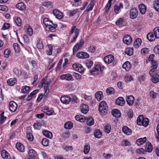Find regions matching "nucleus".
<instances>
[{
	"label": "nucleus",
	"mask_w": 159,
	"mask_h": 159,
	"mask_svg": "<svg viewBox=\"0 0 159 159\" xmlns=\"http://www.w3.org/2000/svg\"><path fill=\"white\" fill-rule=\"evenodd\" d=\"M138 15V11L137 8H134L130 9L129 11L130 17L131 19L136 18Z\"/></svg>",
	"instance_id": "obj_4"
},
{
	"label": "nucleus",
	"mask_w": 159,
	"mask_h": 159,
	"mask_svg": "<svg viewBox=\"0 0 159 159\" xmlns=\"http://www.w3.org/2000/svg\"><path fill=\"white\" fill-rule=\"evenodd\" d=\"M93 61L90 60H88L86 61V66L88 68H91V66L93 65Z\"/></svg>",
	"instance_id": "obj_56"
},
{
	"label": "nucleus",
	"mask_w": 159,
	"mask_h": 159,
	"mask_svg": "<svg viewBox=\"0 0 159 159\" xmlns=\"http://www.w3.org/2000/svg\"><path fill=\"white\" fill-rule=\"evenodd\" d=\"M27 33L30 36L32 35L33 33V31L32 28L31 27L29 26L27 29Z\"/></svg>",
	"instance_id": "obj_59"
},
{
	"label": "nucleus",
	"mask_w": 159,
	"mask_h": 159,
	"mask_svg": "<svg viewBox=\"0 0 159 159\" xmlns=\"http://www.w3.org/2000/svg\"><path fill=\"white\" fill-rule=\"evenodd\" d=\"M42 5L43 6L46 7H47L51 8L52 7V2H45L43 3Z\"/></svg>",
	"instance_id": "obj_52"
},
{
	"label": "nucleus",
	"mask_w": 159,
	"mask_h": 159,
	"mask_svg": "<svg viewBox=\"0 0 159 159\" xmlns=\"http://www.w3.org/2000/svg\"><path fill=\"white\" fill-rule=\"evenodd\" d=\"M98 110L103 115H105L107 113L108 111V107L105 101H102L99 103Z\"/></svg>",
	"instance_id": "obj_2"
},
{
	"label": "nucleus",
	"mask_w": 159,
	"mask_h": 159,
	"mask_svg": "<svg viewBox=\"0 0 159 159\" xmlns=\"http://www.w3.org/2000/svg\"><path fill=\"white\" fill-rule=\"evenodd\" d=\"M131 65L130 62L128 61L125 62L122 65L123 68L127 70L128 71L131 68Z\"/></svg>",
	"instance_id": "obj_30"
},
{
	"label": "nucleus",
	"mask_w": 159,
	"mask_h": 159,
	"mask_svg": "<svg viewBox=\"0 0 159 159\" xmlns=\"http://www.w3.org/2000/svg\"><path fill=\"white\" fill-rule=\"evenodd\" d=\"M30 89V86H25V87L22 88V92L23 93H28Z\"/></svg>",
	"instance_id": "obj_60"
},
{
	"label": "nucleus",
	"mask_w": 159,
	"mask_h": 159,
	"mask_svg": "<svg viewBox=\"0 0 159 159\" xmlns=\"http://www.w3.org/2000/svg\"><path fill=\"white\" fill-rule=\"evenodd\" d=\"M75 31V35L74 36L73 39L71 41L72 43L75 42L78 37L79 33V30L78 29H76L75 26H73L71 28L70 31V32L69 34H71Z\"/></svg>",
	"instance_id": "obj_3"
},
{
	"label": "nucleus",
	"mask_w": 159,
	"mask_h": 159,
	"mask_svg": "<svg viewBox=\"0 0 159 159\" xmlns=\"http://www.w3.org/2000/svg\"><path fill=\"white\" fill-rule=\"evenodd\" d=\"M43 45L42 41L40 40L38 41V43L37 45V48L39 49H42L43 48Z\"/></svg>",
	"instance_id": "obj_57"
},
{
	"label": "nucleus",
	"mask_w": 159,
	"mask_h": 159,
	"mask_svg": "<svg viewBox=\"0 0 159 159\" xmlns=\"http://www.w3.org/2000/svg\"><path fill=\"white\" fill-rule=\"evenodd\" d=\"M111 129V126L109 124H107L104 127V131L107 134H108L110 132Z\"/></svg>",
	"instance_id": "obj_41"
},
{
	"label": "nucleus",
	"mask_w": 159,
	"mask_h": 159,
	"mask_svg": "<svg viewBox=\"0 0 159 159\" xmlns=\"http://www.w3.org/2000/svg\"><path fill=\"white\" fill-rule=\"evenodd\" d=\"M143 116L142 115H139L137 118V123L139 125H142V120H143Z\"/></svg>",
	"instance_id": "obj_43"
},
{
	"label": "nucleus",
	"mask_w": 159,
	"mask_h": 159,
	"mask_svg": "<svg viewBox=\"0 0 159 159\" xmlns=\"http://www.w3.org/2000/svg\"><path fill=\"white\" fill-rule=\"evenodd\" d=\"M60 79L62 80H70L73 78L72 75L70 74L67 73L61 75L60 76Z\"/></svg>",
	"instance_id": "obj_12"
},
{
	"label": "nucleus",
	"mask_w": 159,
	"mask_h": 159,
	"mask_svg": "<svg viewBox=\"0 0 159 159\" xmlns=\"http://www.w3.org/2000/svg\"><path fill=\"white\" fill-rule=\"evenodd\" d=\"M94 135L96 138H100L102 136V133L99 129H96L94 131Z\"/></svg>",
	"instance_id": "obj_35"
},
{
	"label": "nucleus",
	"mask_w": 159,
	"mask_h": 159,
	"mask_svg": "<svg viewBox=\"0 0 159 159\" xmlns=\"http://www.w3.org/2000/svg\"><path fill=\"white\" fill-rule=\"evenodd\" d=\"M1 155L3 159H10L9 154L5 150L2 151Z\"/></svg>",
	"instance_id": "obj_22"
},
{
	"label": "nucleus",
	"mask_w": 159,
	"mask_h": 159,
	"mask_svg": "<svg viewBox=\"0 0 159 159\" xmlns=\"http://www.w3.org/2000/svg\"><path fill=\"white\" fill-rule=\"evenodd\" d=\"M146 141V138L144 137L143 138H141L138 139L136 141V143L138 145H140L145 142Z\"/></svg>",
	"instance_id": "obj_32"
},
{
	"label": "nucleus",
	"mask_w": 159,
	"mask_h": 159,
	"mask_svg": "<svg viewBox=\"0 0 159 159\" xmlns=\"http://www.w3.org/2000/svg\"><path fill=\"white\" fill-rule=\"evenodd\" d=\"M153 6L155 10L159 12V2L156 1H154L153 2Z\"/></svg>",
	"instance_id": "obj_44"
},
{
	"label": "nucleus",
	"mask_w": 159,
	"mask_h": 159,
	"mask_svg": "<svg viewBox=\"0 0 159 159\" xmlns=\"http://www.w3.org/2000/svg\"><path fill=\"white\" fill-rule=\"evenodd\" d=\"M139 8L140 13L142 14H144L146 11V8L145 5L143 3L139 5Z\"/></svg>",
	"instance_id": "obj_17"
},
{
	"label": "nucleus",
	"mask_w": 159,
	"mask_h": 159,
	"mask_svg": "<svg viewBox=\"0 0 159 159\" xmlns=\"http://www.w3.org/2000/svg\"><path fill=\"white\" fill-rule=\"evenodd\" d=\"M15 22L17 25L20 26L21 25V20L19 17H18L16 20H15Z\"/></svg>",
	"instance_id": "obj_61"
},
{
	"label": "nucleus",
	"mask_w": 159,
	"mask_h": 159,
	"mask_svg": "<svg viewBox=\"0 0 159 159\" xmlns=\"http://www.w3.org/2000/svg\"><path fill=\"white\" fill-rule=\"evenodd\" d=\"M124 43L126 44H130L132 42V39L131 37L129 35H125L123 38Z\"/></svg>",
	"instance_id": "obj_10"
},
{
	"label": "nucleus",
	"mask_w": 159,
	"mask_h": 159,
	"mask_svg": "<svg viewBox=\"0 0 159 159\" xmlns=\"http://www.w3.org/2000/svg\"><path fill=\"white\" fill-rule=\"evenodd\" d=\"M16 7L20 10H23L25 9V6L23 2L18 3L16 5Z\"/></svg>",
	"instance_id": "obj_33"
},
{
	"label": "nucleus",
	"mask_w": 159,
	"mask_h": 159,
	"mask_svg": "<svg viewBox=\"0 0 159 159\" xmlns=\"http://www.w3.org/2000/svg\"><path fill=\"white\" fill-rule=\"evenodd\" d=\"M90 149V146L89 144L86 145L84 146V152L85 154H88Z\"/></svg>",
	"instance_id": "obj_48"
},
{
	"label": "nucleus",
	"mask_w": 159,
	"mask_h": 159,
	"mask_svg": "<svg viewBox=\"0 0 159 159\" xmlns=\"http://www.w3.org/2000/svg\"><path fill=\"white\" fill-rule=\"evenodd\" d=\"M28 155L29 157L34 159L37 156V153L34 149H32L29 150L28 152Z\"/></svg>",
	"instance_id": "obj_21"
},
{
	"label": "nucleus",
	"mask_w": 159,
	"mask_h": 159,
	"mask_svg": "<svg viewBox=\"0 0 159 159\" xmlns=\"http://www.w3.org/2000/svg\"><path fill=\"white\" fill-rule=\"evenodd\" d=\"M123 6L122 3H120L119 4L116 5L114 7L115 12L116 14L119 13L120 11V9L123 8Z\"/></svg>",
	"instance_id": "obj_13"
},
{
	"label": "nucleus",
	"mask_w": 159,
	"mask_h": 159,
	"mask_svg": "<svg viewBox=\"0 0 159 159\" xmlns=\"http://www.w3.org/2000/svg\"><path fill=\"white\" fill-rule=\"evenodd\" d=\"M72 67L75 70L82 73L84 71V69L82 65L80 64L75 63L73 64Z\"/></svg>",
	"instance_id": "obj_5"
},
{
	"label": "nucleus",
	"mask_w": 159,
	"mask_h": 159,
	"mask_svg": "<svg viewBox=\"0 0 159 159\" xmlns=\"http://www.w3.org/2000/svg\"><path fill=\"white\" fill-rule=\"evenodd\" d=\"M18 107L17 104L14 101H11L9 105L10 110L11 112H15Z\"/></svg>",
	"instance_id": "obj_8"
},
{
	"label": "nucleus",
	"mask_w": 159,
	"mask_h": 159,
	"mask_svg": "<svg viewBox=\"0 0 159 159\" xmlns=\"http://www.w3.org/2000/svg\"><path fill=\"white\" fill-rule=\"evenodd\" d=\"M134 98L132 95H130L126 97V101L129 105H132L134 102Z\"/></svg>",
	"instance_id": "obj_15"
},
{
	"label": "nucleus",
	"mask_w": 159,
	"mask_h": 159,
	"mask_svg": "<svg viewBox=\"0 0 159 159\" xmlns=\"http://www.w3.org/2000/svg\"><path fill=\"white\" fill-rule=\"evenodd\" d=\"M150 51V49L148 48H144L141 49V53L142 55H145L148 54Z\"/></svg>",
	"instance_id": "obj_46"
},
{
	"label": "nucleus",
	"mask_w": 159,
	"mask_h": 159,
	"mask_svg": "<svg viewBox=\"0 0 159 159\" xmlns=\"http://www.w3.org/2000/svg\"><path fill=\"white\" fill-rule=\"evenodd\" d=\"M13 46L15 51L18 52H19L20 50V45L17 43H15Z\"/></svg>",
	"instance_id": "obj_51"
},
{
	"label": "nucleus",
	"mask_w": 159,
	"mask_h": 159,
	"mask_svg": "<svg viewBox=\"0 0 159 159\" xmlns=\"http://www.w3.org/2000/svg\"><path fill=\"white\" fill-rule=\"evenodd\" d=\"M143 116L142 115H139L137 118V123L139 125H142V120H143Z\"/></svg>",
	"instance_id": "obj_42"
},
{
	"label": "nucleus",
	"mask_w": 159,
	"mask_h": 159,
	"mask_svg": "<svg viewBox=\"0 0 159 159\" xmlns=\"http://www.w3.org/2000/svg\"><path fill=\"white\" fill-rule=\"evenodd\" d=\"M123 132L127 135L131 134L132 133V130L126 126H124L122 129Z\"/></svg>",
	"instance_id": "obj_26"
},
{
	"label": "nucleus",
	"mask_w": 159,
	"mask_h": 159,
	"mask_svg": "<svg viewBox=\"0 0 159 159\" xmlns=\"http://www.w3.org/2000/svg\"><path fill=\"white\" fill-rule=\"evenodd\" d=\"M154 34L152 32L149 33L147 35V39L151 42L155 41L156 38L154 35Z\"/></svg>",
	"instance_id": "obj_24"
},
{
	"label": "nucleus",
	"mask_w": 159,
	"mask_h": 159,
	"mask_svg": "<svg viewBox=\"0 0 159 159\" xmlns=\"http://www.w3.org/2000/svg\"><path fill=\"white\" fill-rule=\"evenodd\" d=\"M112 0H109L108 3L106 6L105 12H107L110 9L111 4V2Z\"/></svg>",
	"instance_id": "obj_45"
},
{
	"label": "nucleus",
	"mask_w": 159,
	"mask_h": 159,
	"mask_svg": "<svg viewBox=\"0 0 159 159\" xmlns=\"http://www.w3.org/2000/svg\"><path fill=\"white\" fill-rule=\"evenodd\" d=\"M148 123L149 120L147 118H143V120H142V124H143V125H142L145 127L147 126L148 125Z\"/></svg>",
	"instance_id": "obj_53"
},
{
	"label": "nucleus",
	"mask_w": 159,
	"mask_h": 159,
	"mask_svg": "<svg viewBox=\"0 0 159 159\" xmlns=\"http://www.w3.org/2000/svg\"><path fill=\"white\" fill-rule=\"evenodd\" d=\"M73 125V123L72 122L68 121L65 124L64 127L66 129H70L72 128Z\"/></svg>",
	"instance_id": "obj_39"
},
{
	"label": "nucleus",
	"mask_w": 159,
	"mask_h": 159,
	"mask_svg": "<svg viewBox=\"0 0 159 159\" xmlns=\"http://www.w3.org/2000/svg\"><path fill=\"white\" fill-rule=\"evenodd\" d=\"M43 133L45 136L49 139H51L52 137V133L49 131L43 130Z\"/></svg>",
	"instance_id": "obj_31"
},
{
	"label": "nucleus",
	"mask_w": 159,
	"mask_h": 159,
	"mask_svg": "<svg viewBox=\"0 0 159 159\" xmlns=\"http://www.w3.org/2000/svg\"><path fill=\"white\" fill-rule=\"evenodd\" d=\"M115 92V90L112 87L108 88L106 90V92L108 95L113 94Z\"/></svg>",
	"instance_id": "obj_47"
},
{
	"label": "nucleus",
	"mask_w": 159,
	"mask_h": 159,
	"mask_svg": "<svg viewBox=\"0 0 159 159\" xmlns=\"http://www.w3.org/2000/svg\"><path fill=\"white\" fill-rule=\"evenodd\" d=\"M151 63L152 65V67L153 69H156L157 67V62L154 61H151Z\"/></svg>",
	"instance_id": "obj_62"
},
{
	"label": "nucleus",
	"mask_w": 159,
	"mask_h": 159,
	"mask_svg": "<svg viewBox=\"0 0 159 159\" xmlns=\"http://www.w3.org/2000/svg\"><path fill=\"white\" fill-rule=\"evenodd\" d=\"M44 112L46 113L48 115H51L52 114L54 111L52 109H49L48 107H45L43 108Z\"/></svg>",
	"instance_id": "obj_19"
},
{
	"label": "nucleus",
	"mask_w": 159,
	"mask_h": 159,
	"mask_svg": "<svg viewBox=\"0 0 159 159\" xmlns=\"http://www.w3.org/2000/svg\"><path fill=\"white\" fill-rule=\"evenodd\" d=\"M125 53L128 55L131 56L133 54V49L131 48H128L125 50Z\"/></svg>",
	"instance_id": "obj_37"
},
{
	"label": "nucleus",
	"mask_w": 159,
	"mask_h": 159,
	"mask_svg": "<svg viewBox=\"0 0 159 159\" xmlns=\"http://www.w3.org/2000/svg\"><path fill=\"white\" fill-rule=\"evenodd\" d=\"M111 112L112 115L116 117H119L121 116L120 111L117 109L112 110Z\"/></svg>",
	"instance_id": "obj_23"
},
{
	"label": "nucleus",
	"mask_w": 159,
	"mask_h": 159,
	"mask_svg": "<svg viewBox=\"0 0 159 159\" xmlns=\"http://www.w3.org/2000/svg\"><path fill=\"white\" fill-rule=\"evenodd\" d=\"M52 12L56 17L58 19H61L63 17V13L57 9L53 10Z\"/></svg>",
	"instance_id": "obj_6"
},
{
	"label": "nucleus",
	"mask_w": 159,
	"mask_h": 159,
	"mask_svg": "<svg viewBox=\"0 0 159 159\" xmlns=\"http://www.w3.org/2000/svg\"><path fill=\"white\" fill-rule=\"evenodd\" d=\"M75 118L76 120L79 121L81 122H84L85 120L84 116L82 115H76Z\"/></svg>",
	"instance_id": "obj_29"
},
{
	"label": "nucleus",
	"mask_w": 159,
	"mask_h": 159,
	"mask_svg": "<svg viewBox=\"0 0 159 159\" xmlns=\"http://www.w3.org/2000/svg\"><path fill=\"white\" fill-rule=\"evenodd\" d=\"M27 137L28 140L31 141L33 140L34 136L31 133H27Z\"/></svg>",
	"instance_id": "obj_58"
},
{
	"label": "nucleus",
	"mask_w": 159,
	"mask_h": 159,
	"mask_svg": "<svg viewBox=\"0 0 159 159\" xmlns=\"http://www.w3.org/2000/svg\"><path fill=\"white\" fill-rule=\"evenodd\" d=\"M48 49L46 51V53L48 55H51L52 54V47L51 45H48Z\"/></svg>",
	"instance_id": "obj_49"
},
{
	"label": "nucleus",
	"mask_w": 159,
	"mask_h": 159,
	"mask_svg": "<svg viewBox=\"0 0 159 159\" xmlns=\"http://www.w3.org/2000/svg\"><path fill=\"white\" fill-rule=\"evenodd\" d=\"M76 56L80 58L86 59L89 57V55L87 52H79L77 53Z\"/></svg>",
	"instance_id": "obj_7"
},
{
	"label": "nucleus",
	"mask_w": 159,
	"mask_h": 159,
	"mask_svg": "<svg viewBox=\"0 0 159 159\" xmlns=\"http://www.w3.org/2000/svg\"><path fill=\"white\" fill-rule=\"evenodd\" d=\"M34 128L36 129H39L41 126V125L40 123L38 122L37 123H34Z\"/></svg>",
	"instance_id": "obj_63"
},
{
	"label": "nucleus",
	"mask_w": 159,
	"mask_h": 159,
	"mask_svg": "<svg viewBox=\"0 0 159 159\" xmlns=\"http://www.w3.org/2000/svg\"><path fill=\"white\" fill-rule=\"evenodd\" d=\"M154 52L156 54H159V46L157 45L154 48Z\"/></svg>",
	"instance_id": "obj_64"
},
{
	"label": "nucleus",
	"mask_w": 159,
	"mask_h": 159,
	"mask_svg": "<svg viewBox=\"0 0 159 159\" xmlns=\"http://www.w3.org/2000/svg\"><path fill=\"white\" fill-rule=\"evenodd\" d=\"M43 22L46 26L47 30L52 32H54L56 31V28L57 25L56 24H53L52 21H50L48 18H45L43 20Z\"/></svg>",
	"instance_id": "obj_1"
},
{
	"label": "nucleus",
	"mask_w": 159,
	"mask_h": 159,
	"mask_svg": "<svg viewBox=\"0 0 159 159\" xmlns=\"http://www.w3.org/2000/svg\"><path fill=\"white\" fill-rule=\"evenodd\" d=\"M80 109L81 112L83 114H86L89 110V107L88 105L82 104L80 106Z\"/></svg>",
	"instance_id": "obj_14"
},
{
	"label": "nucleus",
	"mask_w": 159,
	"mask_h": 159,
	"mask_svg": "<svg viewBox=\"0 0 159 159\" xmlns=\"http://www.w3.org/2000/svg\"><path fill=\"white\" fill-rule=\"evenodd\" d=\"M39 91V90L36 89L34 91H33L32 92H31L27 98L26 99V100L27 101H29L31 99L32 97L34 95H35L36 93H37Z\"/></svg>",
	"instance_id": "obj_34"
},
{
	"label": "nucleus",
	"mask_w": 159,
	"mask_h": 159,
	"mask_svg": "<svg viewBox=\"0 0 159 159\" xmlns=\"http://www.w3.org/2000/svg\"><path fill=\"white\" fill-rule=\"evenodd\" d=\"M152 80L153 83H157L159 81V76L157 74H156L152 76Z\"/></svg>",
	"instance_id": "obj_38"
},
{
	"label": "nucleus",
	"mask_w": 159,
	"mask_h": 159,
	"mask_svg": "<svg viewBox=\"0 0 159 159\" xmlns=\"http://www.w3.org/2000/svg\"><path fill=\"white\" fill-rule=\"evenodd\" d=\"M87 124L88 125L91 126L94 124L93 119L92 117H90L88 118L86 120Z\"/></svg>",
	"instance_id": "obj_36"
},
{
	"label": "nucleus",
	"mask_w": 159,
	"mask_h": 159,
	"mask_svg": "<svg viewBox=\"0 0 159 159\" xmlns=\"http://www.w3.org/2000/svg\"><path fill=\"white\" fill-rule=\"evenodd\" d=\"M60 100L61 102L63 103L67 104L69 103L71 99L69 96H64L61 97Z\"/></svg>",
	"instance_id": "obj_11"
},
{
	"label": "nucleus",
	"mask_w": 159,
	"mask_h": 159,
	"mask_svg": "<svg viewBox=\"0 0 159 159\" xmlns=\"http://www.w3.org/2000/svg\"><path fill=\"white\" fill-rule=\"evenodd\" d=\"M152 146L151 143L149 142L146 143L145 147V152H150L152 150Z\"/></svg>",
	"instance_id": "obj_16"
},
{
	"label": "nucleus",
	"mask_w": 159,
	"mask_h": 159,
	"mask_svg": "<svg viewBox=\"0 0 159 159\" xmlns=\"http://www.w3.org/2000/svg\"><path fill=\"white\" fill-rule=\"evenodd\" d=\"M123 21L124 19L121 18H120L117 20L116 24L117 25L120 26L122 25Z\"/></svg>",
	"instance_id": "obj_54"
},
{
	"label": "nucleus",
	"mask_w": 159,
	"mask_h": 159,
	"mask_svg": "<svg viewBox=\"0 0 159 159\" xmlns=\"http://www.w3.org/2000/svg\"><path fill=\"white\" fill-rule=\"evenodd\" d=\"M11 51L9 48L6 49L4 52V55L5 57H8L10 55L11 53Z\"/></svg>",
	"instance_id": "obj_55"
},
{
	"label": "nucleus",
	"mask_w": 159,
	"mask_h": 159,
	"mask_svg": "<svg viewBox=\"0 0 159 159\" xmlns=\"http://www.w3.org/2000/svg\"><path fill=\"white\" fill-rule=\"evenodd\" d=\"M49 141L48 139L44 138L43 139L42 141V143L43 146H48L49 144Z\"/></svg>",
	"instance_id": "obj_50"
},
{
	"label": "nucleus",
	"mask_w": 159,
	"mask_h": 159,
	"mask_svg": "<svg viewBox=\"0 0 159 159\" xmlns=\"http://www.w3.org/2000/svg\"><path fill=\"white\" fill-rule=\"evenodd\" d=\"M114 59V57L112 55H109L104 57V61L105 63L110 64L113 61Z\"/></svg>",
	"instance_id": "obj_9"
},
{
	"label": "nucleus",
	"mask_w": 159,
	"mask_h": 159,
	"mask_svg": "<svg viewBox=\"0 0 159 159\" xmlns=\"http://www.w3.org/2000/svg\"><path fill=\"white\" fill-rule=\"evenodd\" d=\"M17 81L16 79L15 78H10L7 80V83L8 84L11 86L14 85Z\"/></svg>",
	"instance_id": "obj_28"
},
{
	"label": "nucleus",
	"mask_w": 159,
	"mask_h": 159,
	"mask_svg": "<svg viewBox=\"0 0 159 159\" xmlns=\"http://www.w3.org/2000/svg\"><path fill=\"white\" fill-rule=\"evenodd\" d=\"M16 147L20 152H24L25 151L24 146L20 143H17L16 144Z\"/></svg>",
	"instance_id": "obj_20"
},
{
	"label": "nucleus",
	"mask_w": 159,
	"mask_h": 159,
	"mask_svg": "<svg viewBox=\"0 0 159 159\" xmlns=\"http://www.w3.org/2000/svg\"><path fill=\"white\" fill-rule=\"evenodd\" d=\"M141 43L142 40L141 39L139 38H137L134 41V46L135 48H137L141 45Z\"/></svg>",
	"instance_id": "obj_25"
},
{
	"label": "nucleus",
	"mask_w": 159,
	"mask_h": 159,
	"mask_svg": "<svg viewBox=\"0 0 159 159\" xmlns=\"http://www.w3.org/2000/svg\"><path fill=\"white\" fill-rule=\"evenodd\" d=\"M116 104L122 106L125 103V101L124 98L122 97H119L116 101Z\"/></svg>",
	"instance_id": "obj_18"
},
{
	"label": "nucleus",
	"mask_w": 159,
	"mask_h": 159,
	"mask_svg": "<svg viewBox=\"0 0 159 159\" xmlns=\"http://www.w3.org/2000/svg\"><path fill=\"white\" fill-rule=\"evenodd\" d=\"M95 97L98 101H99L101 100L102 98L103 97L102 92L100 91L97 92L95 93Z\"/></svg>",
	"instance_id": "obj_27"
},
{
	"label": "nucleus",
	"mask_w": 159,
	"mask_h": 159,
	"mask_svg": "<svg viewBox=\"0 0 159 159\" xmlns=\"http://www.w3.org/2000/svg\"><path fill=\"white\" fill-rule=\"evenodd\" d=\"M153 33L155 36L156 39H158L159 38V27H155L153 30Z\"/></svg>",
	"instance_id": "obj_40"
}]
</instances>
